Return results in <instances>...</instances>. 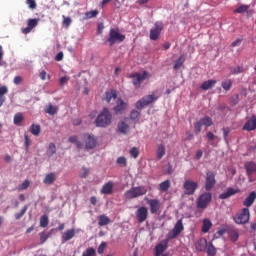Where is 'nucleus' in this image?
<instances>
[{"label":"nucleus","mask_w":256,"mask_h":256,"mask_svg":"<svg viewBox=\"0 0 256 256\" xmlns=\"http://www.w3.org/2000/svg\"><path fill=\"white\" fill-rule=\"evenodd\" d=\"M111 121H113V115L109 112L108 108H103L102 112L95 120L96 127H109V125H111Z\"/></svg>","instance_id":"obj_1"},{"label":"nucleus","mask_w":256,"mask_h":256,"mask_svg":"<svg viewBox=\"0 0 256 256\" xmlns=\"http://www.w3.org/2000/svg\"><path fill=\"white\" fill-rule=\"evenodd\" d=\"M147 195V188L145 186L131 187L124 193V198L126 201H131V199H137L138 197H143Z\"/></svg>","instance_id":"obj_2"},{"label":"nucleus","mask_w":256,"mask_h":256,"mask_svg":"<svg viewBox=\"0 0 256 256\" xmlns=\"http://www.w3.org/2000/svg\"><path fill=\"white\" fill-rule=\"evenodd\" d=\"M125 41V35L119 33V30L110 29L107 43L109 47H113L115 43H123Z\"/></svg>","instance_id":"obj_3"},{"label":"nucleus","mask_w":256,"mask_h":256,"mask_svg":"<svg viewBox=\"0 0 256 256\" xmlns=\"http://www.w3.org/2000/svg\"><path fill=\"white\" fill-rule=\"evenodd\" d=\"M157 99L158 97H156L155 94L146 95L136 102L135 107L141 111V109L151 105V103H153V101H157Z\"/></svg>","instance_id":"obj_4"},{"label":"nucleus","mask_w":256,"mask_h":256,"mask_svg":"<svg viewBox=\"0 0 256 256\" xmlns=\"http://www.w3.org/2000/svg\"><path fill=\"white\" fill-rule=\"evenodd\" d=\"M213 195L210 192L202 193L197 199L198 209H207V206L211 203Z\"/></svg>","instance_id":"obj_5"},{"label":"nucleus","mask_w":256,"mask_h":256,"mask_svg":"<svg viewBox=\"0 0 256 256\" xmlns=\"http://www.w3.org/2000/svg\"><path fill=\"white\" fill-rule=\"evenodd\" d=\"M149 73L147 71H144L141 73H133L130 74V79H132V83L136 89H139L141 87V83L147 79Z\"/></svg>","instance_id":"obj_6"},{"label":"nucleus","mask_w":256,"mask_h":256,"mask_svg":"<svg viewBox=\"0 0 256 256\" xmlns=\"http://www.w3.org/2000/svg\"><path fill=\"white\" fill-rule=\"evenodd\" d=\"M251 217V213L249 208H244L242 211L234 218L235 223L237 225H245V223H249V219Z\"/></svg>","instance_id":"obj_7"},{"label":"nucleus","mask_w":256,"mask_h":256,"mask_svg":"<svg viewBox=\"0 0 256 256\" xmlns=\"http://www.w3.org/2000/svg\"><path fill=\"white\" fill-rule=\"evenodd\" d=\"M185 226H183V219H179L174 228L168 233V239H177L179 235H181L182 231H184Z\"/></svg>","instance_id":"obj_8"},{"label":"nucleus","mask_w":256,"mask_h":256,"mask_svg":"<svg viewBox=\"0 0 256 256\" xmlns=\"http://www.w3.org/2000/svg\"><path fill=\"white\" fill-rule=\"evenodd\" d=\"M183 189L185 195H195V191L199 189V183L193 180H186L183 184Z\"/></svg>","instance_id":"obj_9"},{"label":"nucleus","mask_w":256,"mask_h":256,"mask_svg":"<svg viewBox=\"0 0 256 256\" xmlns=\"http://www.w3.org/2000/svg\"><path fill=\"white\" fill-rule=\"evenodd\" d=\"M163 29H165V25L163 24V22H156L154 24V28L150 30L151 41H157V39L161 37V31H163Z\"/></svg>","instance_id":"obj_10"},{"label":"nucleus","mask_w":256,"mask_h":256,"mask_svg":"<svg viewBox=\"0 0 256 256\" xmlns=\"http://www.w3.org/2000/svg\"><path fill=\"white\" fill-rule=\"evenodd\" d=\"M216 183L217 180H215V173L208 171L206 173V182L204 185L205 191H212Z\"/></svg>","instance_id":"obj_11"},{"label":"nucleus","mask_w":256,"mask_h":256,"mask_svg":"<svg viewBox=\"0 0 256 256\" xmlns=\"http://www.w3.org/2000/svg\"><path fill=\"white\" fill-rule=\"evenodd\" d=\"M136 219L138 223H145L147 221V218L149 217V210L145 206H141L136 212H135Z\"/></svg>","instance_id":"obj_12"},{"label":"nucleus","mask_w":256,"mask_h":256,"mask_svg":"<svg viewBox=\"0 0 256 256\" xmlns=\"http://www.w3.org/2000/svg\"><path fill=\"white\" fill-rule=\"evenodd\" d=\"M85 149H95L97 147V140L90 134L84 135Z\"/></svg>","instance_id":"obj_13"},{"label":"nucleus","mask_w":256,"mask_h":256,"mask_svg":"<svg viewBox=\"0 0 256 256\" xmlns=\"http://www.w3.org/2000/svg\"><path fill=\"white\" fill-rule=\"evenodd\" d=\"M147 203L149 204V207H150V213L152 215H157L159 209H161V204H160L159 200L150 199L147 201Z\"/></svg>","instance_id":"obj_14"},{"label":"nucleus","mask_w":256,"mask_h":256,"mask_svg":"<svg viewBox=\"0 0 256 256\" xmlns=\"http://www.w3.org/2000/svg\"><path fill=\"white\" fill-rule=\"evenodd\" d=\"M237 193H241L239 188H227L225 192L219 195V199H229V197H233V195H237Z\"/></svg>","instance_id":"obj_15"},{"label":"nucleus","mask_w":256,"mask_h":256,"mask_svg":"<svg viewBox=\"0 0 256 256\" xmlns=\"http://www.w3.org/2000/svg\"><path fill=\"white\" fill-rule=\"evenodd\" d=\"M244 168L246 169L247 176L249 179L253 177L256 173V162L249 161L244 164Z\"/></svg>","instance_id":"obj_16"},{"label":"nucleus","mask_w":256,"mask_h":256,"mask_svg":"<svg viewBox=\"0 0 256 256\" xmlns=\"http://www.w3.org/2000/svg\"><path fill=\"white\" fill-rule=\"evenodd\" d=\"M37 25H39V20H37L36 18L29 19L28 26L26 28H22V33H24V35L31 33V31H33V29H35Z\"/></svg>","instance_id":"obj_17"},{"label":"nucleus","mask_w":256,"mask_h":256,"mask_svg":"<svg viewBox=\"0 0 256 256\" xmlns=\"http://www.w3.org/2000/svg\"><path fill=\"white\" fill-rule=\"evenodd\" d=\"M243 131H255L256 129V116L253 115L251 119L247 120L243 126Z\"/></svg>","instance_id":"obj_18"},{"label":"nucleus","mask_w":256,"mask_h":256,"mask_svg":"<svg viewBox=\"0 0 256 256\" xmlns=\"http://www.w3.org/2000/svg\"><path fill=\"white\" fill-rule=\"evenodd\" d=\"M128 105L125 101H123V99L119 98L116 101V106L114 107V113L116 115H119V113H123V111H125V109H127Z\"/></svg>","instance_id":"obj_19"},{"label":"nucleus","mask_w":256,"mask_h":256,"mask_svg":"<svg viewBox=\"0 0 256 256\" xmlns=\"http://www.w3.org/2000/svg\"><path fill=\"white\" fill-rule=\"evenodd\" d=\"M113 187H115V184L113 183V181H109L102 186L100 192L102 193V195H111V193H113Z\"/></svg>","instance_id":"obj_20"},{"label":"nucleus","mask_w":256,"mask_h":256,"mask_svg":"<svg viewBox=\"0 0 256 256\" xmlns=\"http://www.w3.org/2000/svg\"><path fill=\"white\" fill-rule=\"evenodd\" d=\"M55 181H57V174H55V172L46 174L45 178L43 179L44 185H53Z\"/></svg>","instance_id":"obj_21"},{"label":"nucleus","mask_w":256,"mask_h":256,"mask_svg":"<svg viewBox=\"0 0 256 256\" xmlns=\"http://www.w3.org/2000/svg\"><path fill=\"white\" fill-rule=\"evenodd\" d=\"M255 199H256V192L255 191L250 192V194L243 201L244 207H251V205L255 203Z\"/></svg>","instance_id":"obj_22"},{"label":"nucleus","mask_w":256,"mask_h":256,"mask_svg":"<svg viewBox=\"0 0 256 256\" xmlns=\"http://www.w3.org/2000/svg\"><path fill=\"white\" fill-rule=\"evenodd\" d=\"M73 237H75V229L72 228V229L66 230L62 234V243H67V241H71Z\"/></svg>","instance_id":"obj_23"},{"label":"nucleus","mask_w":256,"mask_h":256,"mask_svg":"<svg viewBox=\"0 0 256 256\" xmlns=\"http://www.w3.org/2000/svg\"><path fill=\"white\" fill-rule=\"evenodd\" d=\"M209 244L207 243V240L205 238H200L197 242H196V250L197 251H205L207 249V246Z\"/></svg>","instance_id":"obj_24"},{"label":"nucleus","mask_w":256,"mask_h":256,"mask_svg":"<svg viewBox=\"0 0 256 256\" xmlns=\"http://www.w3.org/2000/svg\"><path fill=\"white\" fill-rule=\"evenodd\" d=\"M117 127L119 133H122V135H127V133H129V124H127V122L120 121Z\"/></svg>","instance_id":"obj_25"},{"label":"nucleus","mask_w":256,"mask_h":256,"mask_svg":"<svg viewBox=\"0 0 256 256\" xmlns=\"http://www.w3.org/2000/svg\"><path fill=\"white\" fill-rule=\"evenodd\" d=\"M110 223H111V219L105 214H102L98 217L99 227H105V225H109Z\"/></svg>","instance_id":"obj_26"},{"label":"nucleus","mask_w":256,"mask_h":256,"mask_svg":"<svg viewBox=\"0 0 256 256\" xmlns=\"http://www.w3.org/2000/svg\"><path fill=\"white\" fill-rule=\"evenodd\" d=\"M165 251H167V244L161 242L155 246V256H160L165 253Z\"/></svg>","instance_id":"obj_27"},{"label":"nucleus","mask_w":256,"mask_h":256,"mask_svg":"<svg viewBox=\"0 0 256 256\" xmlns=\"http://www.w3.org/2000/svg\"><path fill=\"white\" fill-rule=\"evenodd\" d=\"M211 227H213V223H211V220L205 218L202 221V233H209L211 230Z\"/></svg>","instance_id":"obj_28"},{"label":"nucleus","mask_w":256,"mask_h":256,"mask_svg":"<svg viewBox=\"0 0 256 256\" xmlns=\"http://www.w3.org/2000/svg\"><path fill=\"white\" fill-rule=\"evenodd\" d=\"M199 123L202 125V127L204 126L207 129L213 125V119L209 116H204L199 120Z\"/></svg>","instance_id":"obj_29"},{"label":"nucleus","mask_w":256,"mask_h":256,"mask_svg":"<svg viewBox=\"0 0 256 256\" xmlns=\"http://www.w3.org/2000/svg\"><path fill=\"white\" fill-rule=\"evenodd\" d=\"M29 131L35 137H39V135L41 134V126L39 124H32Z\"/></svg>","instance_id":"obj_30"},{"label":"nucleus","mask_w":256,"mask_h":256,"mask_svg":"<svg viewBox=\"0 0 256 256\" xmlns=\"http://www.w3.org/2000/svg\"><path fill=\"white\" fill-rule=\"evenodd\" d=\"M183 63H185V55H181L175 62H174V66L173 69L175 71L181 69V67H183Z\"/></svg>","instance_id":"obj_31"},{"label":"nucleus","mask_w":256,"mask_h":256,"mask_svg":"<svg viewBox=\"0 0 256 256\" xmlns=\"http://www.w3.org/2000/svg\"><path fill=\"white\" fill-rule=\"evenodd\" d=\"M216 84H217V80H208L201 84V89L203 91H207L208 89H211L213 85H216Z\"/></svg>","instance_id":"obj_32"},{"label":"nucleus","mask_w":256,"mask_h":256,"mask_svg":"<svg viewBox=\"0 0 256 256\" xmlns=\"http://www.w3.org/2000/svg\"><path fill=\"white\" fill-rule=\"evenodd\" d=\"M165 146L163 144H160L158 146L157 152H156V158L158 161H161L163 157H165Z\"/></svg>","instance_id":"obj_33"},{"label":"nucleus","mask_w":256,"mask_h":256,"mask_svg":"<svg viewBox=\"0 0 256 256\" xmlns=\"http://www.w3.org/2000/svg\"><path fill=\"white\" fill-rule=\"evenodd\" d=\"M169 187H171V181L166 180L159 184V191H161L162 193H165V192L169 191Z\"/></svg>","instance_id":"obj_34"},{"label":"nucleus","mask_w":256,"mask_h":256,"mask_svg":"<svg viewBox=\"0 0 256 256\" xmlns=\"http://www.w3.org/2000/svg\"><path fill=\"white\" fill-rule=\"evenodd\" d=\"M105 95H106V101L108 102V103H111V100L112 99H117V91H115V90H111V91H107L106 93H105Z\"/></svg>","instance_id":"obj_35"},{"label":"nucleus","mask_w":256,"mask_h":256,"mask_svg":"<svg viewBox=\"0 0 256 256\" xmlns=\"http://www.w3.org/2000/svg\"><path fill=\"white\" fill-rule=\"evenodd\" d=\"M206 251L207 254L209 256H216L217 255V249L215 248V246H213V243L210 242L207 246H206Z\"/></svg>","instance_id":"obj_36"},{"label":"nucleus","mask_w":256,"mask_h":256,"mask_svg":"<svg viewBox=\"0 0 256 256\" xmlns=\"http://www.w3.org/2000/svg\"><path fill=\"white\" fill-rule=\"evenodd\" d=\"M130 118L132 119V121H134V123H139V119L141 118V112L137 110H132L130 113Z\"/></svg>","instance_id":"obj_37"},{"label":"nucleus","mask_w":256,"mask_h":256,"mask_svg":"<svg viewBox=\"0 0 256 256\" xmlns=\"http://www.w3.org/2000/svg\"><path fill=\"white\" fill-rule=\"evenodd\" d=\"M231 87H233L231 79H226L222 82V89H224V91H231Z\"/></svg>","instance_id":"obj_38"},{"label":"nucleus","mask_w":256,"mask_h":256,"mask_svg":"<svg viewBox=\"0 0 256 256\" xmlns=\"http://www.w3.org/2000/svg\"><path fill=\"white\" fill-rule=\"evenodd\" d=\"M56 153H57V146H55V143H50L47 150V154L49 155V157H53V155H55Z\"/></svg>","instance_id":"obj_39"},{"label":"nucleus","mask_w":256,"mask_h":256,"mask_svg":"<svg viewBox=\"0 0 256 256\" xmlns=\"http://www.w3.org/2000/svg\"><path fill=\"white\" fill-rule=\"evenodd\" d=\"M27 209H29V206L25 205V206L20 210V212L16 213V214L14 215L15 220H16V221H19V219H21V217H23V215H25V213H27Z\"/></svg>","instance_id":"obj_40"},{"label":"nucleus","mask_w":256,"mask_h":256,"mask_svg":"<svg viewBox=\"0 0 256 256\" xmlns=\"http://www.w3.org/2000/svg\"><path fill=\"white\" fill-rule=\"evenodd\" d=\"M23 114L18 112L14 115V125H21L23 123Z\"/></svg>","instance_id":"obj_41"},{"label":"nucleus","mask_w":256,"mask_h":256,"mask_svg":"<svg viewBox=\"0 0 256 256\" xmlns=\"http://www.w3.org/2000/svg\"><path fill=\"white\" fill-rule=\"evenodd\" d=\"M249 11V5L242 4L237 9L234 10V13H247Z\"/></svg>","instance_id":"obj_42"},{"label":"nucleus","mask_w":256,"mask_h":256,"mask_svg":"<svg viewBox=\"0 0 256 256\" xmlns=\"http://www.w3.org/2000/svg\"><path fill=\"white\" fill-rule=\"evenodd\" d=\"M96 253L97 252H96L95 248L89 247V248L86 249V251H84L82 253V256H95Z\"/></svg>","instance_id":"obj_43"},{"label":"nucleus","mask_w":256,"mask_h":256,"mask_svg":"<svg viewBox=\"0 0 256 256\" xmlns=\"http://www.w3.org/2000/svg\"><path fill=\"white\" fill-rule=\"evenodd\" d=\"M49 225V217L47 215H43L40 218V227H47Z\"/></svg>","instance_id":"obj_44"},{"label":"nucleus","mask_w":256,"mask_h":256,"mask_svg":"<svg viewBox=\"0 0 256 256\" xmlns=\"http://www.w3.org/2000/svg\"><path fill=\"white\" fill-rule=\"evenodd\" d=\"M117 165H121V167H127V158L125 156H120L116 160Z\"/></svg>","instance_id":"obj_45"},{"label":"nucleus","mask_w":256,"mask_h":256,"mask_svg":"<svg viewBox=\"0 0 256 256\" xmlns=\"http://www.w3.org/2000/svg\"><path fill=\"white\" fill-rule=\"evenodd\" d=\"M45 113H48V115H55L57 113V107L50 104L46 108Z\"/></svg>","instance_id":"obj_46"},{"label":"nucleus","mask_w":256,"mask_h":256,"mask_svg":"<svg viewBox=\"0 0 256 256\" xmlns=\"http://www.w3.org/2000/svg\"><path fill=\"white\" fill-rule=\"evenodd\" d=\"M230 241H232L233 243H235V241H237L239 239V232H237L236 230H232L230 233Z\"/></svg>","instance_id":"obj_47"},{"label":"nucleus","mask_w":256,"mask_h":256,"mask_svg":"<svg viewBox=\"0 0 256 256\" xmlns=\"http://www.w3.org/2000/svg\"><path fill=\"white\" fill-rule=\"evenodd\" d=\"M230 71L232 75H239V73H243L244 69L242 66H236L232 67Z\"/></svg>","instance_id":"obj_48"},{"label":"nucleus","mask_w":256,"mask_h":256,"mask_svg":"<svg viewBox=\"0 0 256 256\" xmlns=\"http://www.w3.org/2000/svg\"><path fill=\"white\" fill-rule=\"evenodd\" d=\"M39 235H40L41 245H43V243H45V241H47V239L51 237V233L47 234L45 232H41Z\"/></svg>","instance_id":"obj_49"},{"label":"nucleus","mask_w":256,"mask_h":256,"mask_svg":"<svg viewBox=\"0 0 256 256\" xmlns=\"http://www.w3.org/2000/svg\"><path fill=\"white\" fill-rule=\"evenodd\" d=\"M105 249H107V242H101L97 250L98 254L103 255L105 253Z\"/></svg>","instance_id":"obj_50"},{"label":"nucleus","mask_w":256,"mask_h":256,"mask_svg":"<svg viewBox=\"0 0 256 256\" xmlns=\"http://www.w3.org/2000/svg\"><path fill=\"white\" fill-rule=\"evenodd\" d=\"M203 127V125L197 121L194 123V133L195 135H199V133H201V128Z\"/></svg>","instance_id":"obj_51"},{"label":"nucleus","mask_w":256,"mask_h":256,"mask_svg":"<svg viewBox=\"0 0 256 256\" xmlns=\"http://www.w3.org/2000/svg\"><path fill=\"white\" fill-rule=\"evenodd\" d=\"M89 173H90L89 168L82 167L81 172H80V177H81L82 179H86V177L89 176Z\"/></svg>","instance_id":"obj_52"},{"label":"nucleus","mask_w":256,"mask_h":256,"mask_svg":"<svg viewBox=\"0 0 256 256\" xmlns=\"http://www.w3.org/2000/svg\"><path fill=\"white\" fill-rule=\"evenodd\" d=\"M96 15H99V11L97 10H91L85 13V16L87 17V19H93V17H95Z\"/></svg>","instance_id":"obj_53"},{"label":"nucleus","mask_w":256,"mask_h":256,"mask_svg":"<svg viewBox=\"0 0 256 256\" xmlns=\"http://www.w3.org/2000/svg\"><path fill=\"white\" fill-rule=\"evenodd\" d=\"M130 155L133 159H137V157H139V149L137 147L131 148Z\"/></svg>","instance_id":"obj_54"},{"label":"nucleus","mask_w":256,"mask_h":256,"mask_svg":"<svg viewBox=\"0 0 256 256\" xmlns=\"http://www.w3.org/2000/svg\"><path fill=\"white\" fill-rule=\"evenodd\" d=\"M24 139H25L24 145H25L26 151H29V147H31V139H29V136L27 134L24 135Z\"/></svg>","instance_id":"obj_55"},{"label":"nucleus","mask_w":256,"mask_h":256,"mask_svg":"<svg viewBox=\"0 0 256 256\" xmlns=\"http://www.w3.org/2000/svg\"><path fill=\"white\" fill-rule=\"evenodd\" d=\"M26 4L29 9H37V2H35V0H26Z\"/></svg>","instance_id":"obj_56"},{"label":"nucleus","mask_w":256,"mask_h":256,"mask_svg":"<svg viewBox=\"0 0 256 256\" xmlns=\"http://www.w3.org/2000/svg\"><path fill=\"white\" fill-rule=\"evenodd\" d=\"M9 93V88L7 86H1L0 87V97H5Z\"/></svg>","instance_id":"obj_57"},{"label":"nucleus","mask_w":256,"mask_h":256,"mask_svg":"<svg viewBox=\"0 0 256 256\" xmlns=\"http://www.w3.org/2000/svg\"><path fill=\"white\" fill-rule=\"evenodd\" d=\"M223 137H224V141H227V138L229 137V133H231V130L229 128H223Z\"/></svg>","instance_id":"obj_58"},{"label":"nucleus","mask_w":256,"mask_h":256,"mask_svg":"<svg viewBox=\"0 0 256 256\" xmlns=\"http://www.w3.org/2000/svg\"><path fill=\"white\" fill-rule=\"evenodd\" d=\"M63 25H65V27H69V25H71V22H72V20H71V17H65V16H63Z\"/></svg>","instance_id":"obj_59"},{"label":"nucleus","mask_w":256,"mask_h":256,"mask_svg":"<svg viewBox=\"0 0 256 256\" xmlns=\"http://www.w3.org/2000/svg\"><path fill=\"white\" fill-rule=\"evenodd\" d=\"M29 185H30L29 180H25V181L21 184L20 189H21L22 191H25V189H28V188H29Z\"/></svg>","instance_id":"obj_60"},{"label":"nucleus","mask_w":256,"mask_h":256,"mask_svg":"<svg viewBox=\"0 0 256 256\" xmlns=\"http://www.w3.org/2000/svg\"><path fill=\"white\" fill-rule=\"evenodd\" d=\"M69 81V77L68 76H64L62 78H60V85L63 87V85H67V82Z\"/></svg>","instance_id":"obj_61"},{"label":"nucleus","mask_w":256,"mask_h":256,"mask_svg":"<svg viewBox=\"0 0 256 256\" xmlns=\"http://www.w3.org/2000/svg\"><path fill=\"white\" fill-rule=\"evenodd\" d=\"M15 85H21L23 83V78L21 76H16L14 78Z\"/></svg>","instance_id":"obj_62"},{"label":"nucleus","mask_w":256,"mask_h":256,"mask_svg":"<svg viewBox=\"0 0 256 256\" xmlns=\"http://www.w3.org/2000/svg\"><path fill=\"white\" fill-rule=\"evenodd\" d=\"M206 137H207L208 141L215 140V134H213V132H207Z\"/></svg>","instance_id":"obj_63"},{"label":"nucleus","mask_w":256,"mask_h":256,"mask_svg":"<svg viewBox=\"0 0 256 256\" xmlns=\"http://www.w3.org/2000/svg\"><path fill=\"white\" fill-rule=\"evenodd\" d=\"M55 61H63V52H59L56 57Z\"/></svg>","instance_id":"obj_64"}]
</instances>
